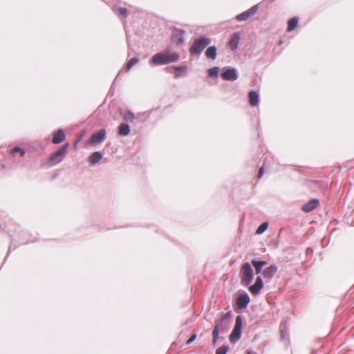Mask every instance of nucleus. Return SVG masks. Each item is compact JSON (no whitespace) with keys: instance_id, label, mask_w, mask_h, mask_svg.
I'll use <instances>...</instances> for the list:
<instances>
[{"instance_id":"f257e3e1","label":"nucleus","mask_w":354,"mask_h":354,"mask_svg":"<svg viewBox=\"0 0 354 354\" xmlns=\"http://www.w3.org/2000/svg\"><path fill=\"white\" fill-rule=\"evenodd\" d=\"M179 55L176 52L162 51L155 54L151 59L154 65H165L176 62L179 59Z\"/></svg>"},{"instance_id":"f03ea898","label":"nucleus","mask_w":354,"mask_h":354,"mask_svg":"<svg viewBox=\"0 0 354 354\" xmlns=\"http://www.w3.org/2000/svg\"><path fill=\"white\" fill-rule=\"evenodd\" d=\"M253 270L248 262H245L241 268L239 277L241 278V284L248 286L253 279Z\"/></svg>"},{"instance_id":"7ed1b4c3","label":"nucleus","mask_w":354,"mask_h":354,"mask_svg":"<svg viewBox=\"0 0 354 354\" xmlns=\"http://www.w3.org/2000/svg\"><path fill=\"white\" fill-rule=\"evenodd\" d=\"M210 44V40L207 38L202 37L196 39L189 49L192 55L200 54L205 47Z\"/></svg>"},{"instance_id":"20e7f679","label":"nucleus","mask_w":354,"mask_h":354,"mask_svg":"<svg viewBox=\"0 0 354 354\" xmlns=\"http://www.w3.org/2000/svg\"><path fill=\"white\" fill-rule=\"evenodd\" d=\"M242 323L241 317L237 316L236 317L235 326L230 335V340L231 342L235 343L241 338Z\"/></svg>"},{"instance_id":"39448f33","label":"nucleus","mask_w":354,"mask_h":354,"mask_svg":"<svg viewBox=\"0 0 354 354\" xmlns=\"http://www.w3.org/2000/svg\"><path fill=\"white\" fill-rule=\"evenodd\" d=\"M106 136V131L102 129L97 133L93 134L91 138L88 140V145H97L102 142Z\"/></svg>"},{"instance_id":"423d86ee","label":"nucleus","mask_w":354,"mask_h":354,"mask_svg":"<svg viewBox=\"0 0 354 354\" xmlns=\"http://www.w3.org/2000/svg\"><path fill=\"white\" fill-rule=\"evenodd\" d=\"M226 317H227V315H224L222 316V318L221 319H218L215 322L214 328L212 331V335H213L212 344L214 346L216 343V341L218 338L219 330L223 328V327H222L223 322L226 318Z\"/></svg>"},{"instance_id":"0eeeda50","label":"nucleus","mask_w":354,"mask_h":354,"mask_svg":"<svg viewBox=\"0 0 354 354\" xmlns=\"http://www.w3.org/2000/svg\"><path fill=\"white\" fill-rule=\"evenodd\" d=\"M257 6H252L250 9L248 10L247 11L237 15L236 17V19L239 21H246L251 16L254 15L257 11Z\"/></svg>"},{"instance_id":"6e6552de","label":"nucleus","mask_w":354,"mask_h":354,"mask_svg":"<svg viewBox=\"0 0 354 354\" xmlns=\"http://www.w3.org/2000/svg\"><path fill=\"white\" fill-rule=\"evenodd\" d=\"M66 146H64L60 150L55 152L50 158V162L55 165L61 162L65 156Z\"/></svg>"},{"instance_id":"1a4fd4ad","label":"nucleus","mask_w":354,"mask_h":354,"mask_svg":"<svg viewBox=\"0 0 354 354\" xmlns=\"http://www.w3.org/2000/svg\"><path fill=\"white\" fill-rule=\"evenodd\" d=\"M319 205V201L318 199H311L302 205L301 209L305 212H309L317 208Z\"/></svg>"},{"instance_id":"9d476101","label":"nucleus","mask_w":354,"mask_h":354,"mask_svg":"<svg viewBox=\"0 0 354 354\" xmlns=\"http://www.w3.org/2000/svg\"><path fill=\"white\" fill-rule=\"evenodd\" d=\"M185 31L176 29L172 32V40L177 45L182 44L184 42Z\"/></svg>"},{"instance_id":"9b49d317","label":"nucleus","mask_w":354,"mask_h":354,"mask_svg":"<svg viewBox=\"0 0 354 354\" xmlns=\"http://www.w3.org/2000/svg\"><path fill=\"white\" fill-rule=\"evenodd\" d=\"M263 286V281L260 277H258L256 279L254 284L249 288V290L252 295H256L259 293Z\"/></svg>"},{"instance_id":"f8f14e48","label":"nucleus","mask_w":354,"mask_h":354,"mask_svg":"<svg viewBox=\"0 0 354 354\" xmlns=\"http://www.w3.org/2000/svg\"><path fill=\"white\" fill-rule=\"evenodd\" d=\"M225 80L233 81L237 79V74L234 68H229L223 72L221 75Z\"/></svg>"},{"instance_id":"ddd939ff","label":"nucleus","mask_w":354,"mask_h":354,"mask_svg":"<svg viewBox=\"0 0 354 354\" xmlns=\"http://www.w3.org/2000/svg\"><path fill=\"white\" fill-rule=\"evenodd\" d=\"M250 302V297L247 294L240 295L236 299V306L239 309L246 308Z\"/></svg>"},{"instance_id":"4468645a","label":"nucleus","mask_w":354,"mask_h":354,"mask_svg":"<svg viewBox=\"0 0 354 354\" xmlns=\"http://www.w3.org/2000/svg\"><path fill=\"white\" fill-rule=\"evenodd\" d=\"M249 103L252 106L259 104V95L256 91H250L248 93Z\"/></svg>"},{"instance_id":"2eb2a0df","label":"nucleus","mask_w":354,"mask_h":354,"mask_svg":"<svg viewBox=\"0 0 354 354\" xmlns=\"http://www.w3.org/2000/svg\"><path fill=\"white\" fill-rule=\"evenodd\" d=\"M277 268L275 266H270L263 272V275L265 278L271 279L277 272Z\"/></svg>"},{"instance_id":"dca6fc26","label":"nucleus","mask_w":354,"mask_h":354,"mask_svg":"<svg viewBox=\"0 0 354 354\" xmlns=\"http://www.w3.org/2000/svg\"><path fill=\"white\" fill-rule=\"evenodd\" d=\"M173 69H174V77L178 78V77L184 75L186 73L187 67L186 66L183 65V66H174V67H173Z\"/></svg>"},{"instance_id":"f3484780","label":"nucleus","mask_w":354,"mask_h":354,"mask_svg":"<svg viewBox=\"0 0 354 354\" xmlns=\"http://www.w3.org/2000/svg\"><path fill=\"white\" fill-rule=\"evenodd\" d=\"M102 158V155L99 151L93 152L88 158L89 162L91 165H95Z\"/></svg>"},{"instance_id":"a211bd4d","label":"nucleus","mask_w":354,"mask_h":354,"mask_svg":"<svg viewBox=\"0 0 354 354\" xmlns=\"http://www.w3.org/2000/svg\"><path fill=\"white\" fill-rule=\"evenodd\" d=\"M130 132L129 126L127 124L122 123L118 127V133L120 136H125L129 135Z\"/></svg>"},{"instance_id":"6ab92c4d","label":"nucleus","mask_w":354,"mask_h":354,"mask_svg":"<svg viewBox=\"0 0 354 354\" xmlns=\"http://www.w3.org/2000/svg\"><path fill=\"white\" fill-rule=\"evenodd\" d=\"M252 264L255 268L256 273L259 274L261 272L262 268L267 264V262L265 261H259L256 260H252Z\"/></svg>"},{"instance_id":"aec40b11","label":"nucleus","mask_w":354,"mask_h":354,"mask_svg":"<svg viewBox=\"0 0 354 354\" xmlns=\"http://www.w3.org/2000/svg\"><path fill=\"white\" fill-rule=\"evenodd\" d=\"M65 138L64 132L62 130H59L55 135L53 142L55 144H59L62 142Z\"/></svg>"},{"instance_id":"412c9836","label":"nucleus","mask_w":354,"mask_h":354,"mask_svg":"<svg viewBox=\"0 0 354 354\" xmlns=\"http://www.w3.org/2000/svg\"><path fill=\"white\" fill-rule=\"evenodd\" d=\"M298 24V19L296 17H292L288 21V28L287 31L291 32L292 31Z\"/></svg>"},{"instance_id":"4be33fe9","label":"nucleus","mask_w":354,"mask_h":354,"mask_svg":"<svg viewBox=\"0 0 354 354\" xmlns=\"http://www.w3.org/2000/svg\"><path fill=\"white\" fill-rule=\"evenodd\" d=\"M207 58L214 59L216 57V48L215 46H209L205 52Z\"/></svg>"},{"instance_id":"5701e85b","label":"nucleus","mask_w":354,"mask_h":354,"mask_svg":"<svg viewBox=\"0 0 354 354\" xmlns=\"http://www.w3.org/2000/svg\"><path fill=\"white\" fill-rule=\"evenodd\" d=\"M239 41V36L238 35V34L235 33L233 35L232 39L229 41V45L232 49H234L238 46Z\"/></svg>"},{"instance_id":"b1692460","label":"nucleus","mask_w":354,"mask_h":354,"mask_svg":"<svg viewBox=\"0 0 354 354\" xmlns=\"http://www.w3.org/2000/svg\"><path fill=\"white\" fill-rule=\"evenodd\" d=\"M139 62V59L138 57L131 58L126 64V71H129L133 66L137 64Z\"/></svg>"},{"instance_id":"393cba45","label":"nucleus","mask_w":354,"mask_h":354,"mask_svg":"<svg viewBox=\"0 0 354 354\" xmlns=\"http://www.w3.org/2000/svg\"><path fill=\"white\" fill-rule=\"evenodd\" d=\"M268 227V224L267 222L263 223L257 230L256 234H261L264 232Z\"/></svg>"},{"instance_id":"a878e982","label":"nucleus","mask_w":354,"mask_h":354,"mask_svg":"<svg viewBox=\"0 0 354 354\" xmlns=\"http://www.w3.org/2000/svg\"><path fill=\"white\" fill-rule=\"evenodd\" d=\"M219 72L218 67H213L208 70V75L210 77H217Z\"/></svg>"},{"instance_id":"bb28decb","label":"nucleus","mask_w":354,"mask_h":354,"mask_svg":"<svg viewBox=\"0 0 354 354\" xmlns=\"http://www.w3.org/2000/svg\"><path fill=\"white\" fill-rule=\"evenodd\" d=\"M228 346H222L216 349V354H226L228 351Z\"/></svg>"},{"instance_id":"cd10ccee","label":"nucleus","mask_w":354,"mask_h":354,"mask_svg":"<svg viewBox=\"0 0 354 354\" xmlns=\"http://www.w3.org/2000/svg\"><path fill=\"white\" fill-rule=\"evenodd\" d=\"M118 12L124 17H127L129 15V11L125 8H119L118 9Z\"/></svg>"},{"instance_id":"c85d7f7f","label":"nucleus","mask_w":354,"mask_h":354,"mask_svg":"<svg viewBox=\"0 0 354 354\" xmlns=\"http://www.w3.org/2000/svg\"><path fill=\"white\" fill-rule=\"evenodd\" d=\"M17 152H20L21 156H24L25 154L24 150L19 147H16L12 150V153L13 155H15Z\"/></svg>"},{"instance_id":"c756f323","label":"nucleus","mask_w":354,"mask_h":354,"mask_svg":"<svg viewBox=\"0 0 354 354\" xmlns=\"http://www.w3.org/2000/svg\"><path fill=\"white\" fill-rule=\"evenodd\" d=\"M196 338V335L194 334L192 337L187 341V344H189L193 342Z\"/></svg>"},{"instance_id":"7c9ffc66","label":"nucleus","mask_w":354,"mask_h":354,"mask_svg":"<svg viewBox=\"0 0 354 354\" xmlns=\"http://www.w3.org/2000/svg\"><path fill=\"white\" fill-rule=\"evenodd\" d=\"M263 167H261L259 171V174H258V178H261V176H263Z\"/></svg>"},{"instance_id":"2f4dec72","label":"nucleus","mask_w":354,"mask_h":354,"mask_svg":"<svg viewBox=\"0 0 354 354\" xmlns=\"http://www.w3.org/2000/svg\"><path fill=\"white\" fill-rule=\"evenodd\" d=\"M247 354H252V353L250 351H248Z\"/></svg>"}]
</instances>
